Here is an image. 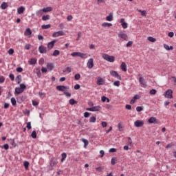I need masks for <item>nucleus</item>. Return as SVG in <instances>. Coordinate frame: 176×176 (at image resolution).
Segmentation results:
<instances>
[{
	"instance_id": "f257e3e1",
	"label": "nucleus",
	"mask_w": 176,
	"mask_h": 176,
	"mask_svg": "<svg viewBox=\"0 0 176 176\" xmlns=\"http://www.w3.org/2000/svg\"><path fill=\"white\" fill-rule=\"evenodd\" d=\"M102 57L108 63H114L115 62V56H109L108 54H102Z\"/></svg>"
},
{
	"instance_id": "f03ea898",
	"label": "nucleus",
	"mask_w": 176,
	"mask_h": 176,
	"mask_svg": "<svg viewBox=\"0 0 176 176\" xmlns=\"http://www.w3.org/2000/svg\"><path fill=\"white\" fill-rule=\"evenodd\" d=\"M72 57H80V58H87V54L82 52H72Z\"/></svg>"
},
{
	"instance_id": "7ed1b4c3",
	"label": "nucleus",
	"mask_w": 176,
	"mask_h": 176,
	"mask_svg": "<svg viewBox=\"0 0 176 176\" xmlns=\"http://www.w3.org/2000/svg\"><path fill=\"white\" fill-rule=\"evenodd\" d=\"M26 88L27 87L25 86V85L20 84V87L15 88V94H21V93H23V91H24Z\"/></svg>"
},
{
	"instance_id": "20e7f679",
	"label": "nucleus",
	"mask_w": 176,
	"mask_h": 176,
	"mask_svg": "<svg viewBox=\"0 0 176 176\" xmlns=\"http://www.w3.org/2000/svg\"><path fill=\"white\" fill-rule=\"evenodd\" d=\"M58 164V161H57V158H52L50 164V170H53V167H56Z\"/></svg>"
},
{
	"instance_id": "39448f33",
	"label": "nucleus",
	"mask_w": 176,
	"mask_h": 176,
	"mask_svg": "<svg viewBox=\"0 0 176 176\" xmlns=\"http://www.w3.org/2000/svg\"><path fill=\"white\" fill-rule=\"evenodd\" d=\"M86 110L89 111L90 112H98L101 111V106L98 105L91 108H87Z\"/></svg>"
},
{
	"instance_id": "423d86ee",
	"label": "nucleus",
	"mask_w": 176,
	"mask_h": 176,
	"mask_svg": "<svg viewBox=\"0 0 176 176\" xmlns=\"http://www.w3.org/2000/svg\"><path fill=\"white\" fill-rule=\"evenodd\" d=\"M118 37L121 39H123L124 41H127V39H129V36H127V34H126L124 31L120 32L118 33Z\"/></svg>"
},
{
	"instance_id": "0eeeda50",
	"label": "nucleus",
	"mask_w": 176,
	"mask_h": 176,
	"mask_svg": "<svg viewBox=\"0 0 176 176\" xmlns=\"http://www.w3.org/2000/svg\"><path fill=\"white\" fill-rule=\"evenodd\" d=\"M110 75H111V76H113L114 78H116L117 79H118V80H122V77L119 75V74H118V72L116 71H110Z\"/></svg>"
},
{
	"instance_id": "6e6552de",
	"label": "nucleus",
	"mask_w": 176,
	"mask_h": 176,
	"mask_svg": "<svg viewBox=\"0 0 176 176\" xmlns=\"http://www.w3.org/2000/svg\"><path fill=\"white\" fill-rule=\"evenodd\" d=\"M164 96L166 98H173V89H168Z\"/></svg>"
},
{
	"instance_id": "1a4fd4ad",
	"label": "nucleus",
	"mask_w": 176,
	"mask_h": 176,
	"mask_svg": "<svg viewBox=\"0 0 176 176\" xmlns=\"http://www.w3.org/2000/svg\"><path fill=\"white\" fill-rule=\"evenodd\" d=\"M144 124H145V122H144V120H137L134 122L135 127H142Z\"/></svg>"
},
{
	"instance_id": "9d476101",
	"label": "nucleus",
	"mask_w": 176,
	"mask_h": 176,
	"mask_svg": "<svg viewBox=\"0 0 176 176\" xmlns=\"http://www.w3.org/2000/svg\"><path fill=\"white\" fill-rule=\"evenodd\" d=\"M68 89H69V87L68 86H64V85L56 86V90H58V91L65 92V90H68Z\"/></svg>"
},
{
	"instance_id": "9b49d317",
	"label": "nucleus",
	"mask_w": 176,
	"mask_h": 176,
	"mask_svg": "<svg viewBox=\"0 0 176 176\" xmlns=\"http://www.w3.org/2000/svg\"><path fill=\"white\" fill-rule=\"evenodd\" d=\"M87 66L89 69H91L93 67H94V59L93 58H91L88 60V62L87 63Z\"/></svg>"
},
{
	"instance_id": "f8f14e48",
	"label": "nucleus",
	"mask_w": 176,
	"mask_h": 176,
	"mask_svg": "<svg viewBox=\"0 0 176 176\" xmlns=\"http://www.w3.org/2000/svg\"><path fill=\"white\" fill-rule=\"evenodd\" d=\"M64 35H65L64 32L60 30V31H58V32H54V34H52V36L54 38H58V36H63Z\"/></svg>"
},
{
	"instance_id": "ddd939ff",
	"label": "nucleus",
	"mask_w": 176,
	"mask_h": 176,
	"mask_svg": "<svg viewBox=\"0 0 176 176\" xmlns=\"http://www.w3.org/2000/svg\"><path fill=\"white\" fill-rule=\"evenodd\" d=\"M54 68V65L53 63H47V68L45 69V72H46L47 71H52Z\"/></svg>"
},
{
	"instance_id": "4468645a",
	"label": "nucleus",
	"mask_w": 176,
	"mask_h": 176,
	"mask_svg": "<svg viewBox=\"0 0 176 176\" xmlns=\"http://www.w3.org/2000/svg\"><path fill=\"white\" fill-rule=\"evenodd\" d=\"M139 82L142 87H146V82L145 81V79H144V78L140 77Z\"/></svg>"
},
{
	"instance_id": "2eb2a0df",
	"label": "nucleus",
	"mask_w": 176,
	"mask_h": 176,
	"mask_svg": "<svg viewBox=\"0 0 176 176\" xmlns=\"http://www.w3.org/2000/svg\"><path fill=\"white\" fill-rule=\"evenodd\" d=\"M32 34V31H31V29L27 28L25 31L24 35L25 36H28V38H31V35Z\"/></svg>"
},
{
	"instance_id": "dca6fc26",
	"label": "nucleus",
	"mask_w": 176,
	"mask_h": 176,
	"mask_svg": "<svg viewBox=\"0 0 176 176\" xmlns=\"http://www.w3.org/2000/svg\"><path fill=\"white\" fill-rule=\"evenodd\" d=\"M120 69L123 72H126L127 71V65H126V63L122 62L120 65Z\"/></svg>"
},
{
	"instance_id": "f3484780",
	"label": "nucleus",
	"mask_w": 176,
	"mask_h": 176,
	"mask_svg": "<svg viewBox=\"0 0 176 176\" xmlns=\"http://www.w3.org/2000/svg\"><path fill=\"white\" fill-rule=\"evenodd\" d=\"M107 21H113V13L111 12L107 16H106Z\"/></svg>"
},
{
	"instance_id": "a211bd4d",
	"label": "nucleus",
	"mask_w": 176,
	"mask_h": 176,
	"mask_svg": "<svg viewBox=\"0 0 176 176\" xmlns=\"http://www.w3.org/2000/svg\"><path fill=\"white\" fill-rule=\"evenodd\" d=\"M137 100H140V96L139 95H135L134 97L131 99L130 101V104H134Z\"/></svg>"
},
{
	"instance_id": "6ab92c4d",
	"label": "nucleus",
	"mask_w": 176,
	"mask_h": 176,
	"mask_svg": "<svg viewBox=\"0 0 176 176\" xmlns=\"http://www.w3.org/2000/svg\"><path fill=\"white\" fill-rule=\"evenodd\" d=\"M97 85H98V86L104 85V78L98 77Z\"/></svg>"
},
{
	"instance_id": "aec40b11",
	"label": "nucleus",
	"mask_w": 176,
	"mask_h": 176,
	"mask_svg": "<svg viewBox=\"0 0 176 176\" xmlns=\"http://www.w3.org/2000/svg\"><path fill=\"white\" fill-rule=\"evenodd\" d=\"M54 43H56V41H52L51 42H50L48 44H47V47L48 49H53V47H54Z\"/></svg>"
},
{
	"instance_id": "412c9836",
	"label": "nucleus",
	"mask_w": 176,
	"mask_h": 176,
	"mask_svg": "<svg viewBox=\"0 0 176 176\" xmlns=\"http://www.w3.org/2000/svg\"><path fill=\"white\" fill-rule=\"evenodd\" d=\"M102 27H103V28H107V27L109 28V27H112V23L104 22L103 23H102Z\"/></svg>"
},
{
	"instance_id": "4be33fe9",
	"label": "nucleus",
	"mask_w": 176,
	"mask_h": 176,
	"mask_svg": "<svg viewBox=\"0 0 176 176\" xmlns=\"http://www.w3.org/2000/svg\"><path fill=\"white\" fill-rule=\"evenodd\" d=\"M164 47L166 50H173L174 49V47L173 46H168L167 44L164 45Z\"/></svg>"
},
{
	"instance_id": "5701e85b",
	"label": "nucleus",
	"mask_w": 176,
	"mask_h": 176,
	"mask_svg": "<svg viewBox=\"0 0 176 176\" xmlns=\"http://www.w3.org/2000/svg\"><path fill=\"white\" fill-rule=\"evenodd\" d=\"M17 12L19 14H22V13H24V7L21 6L17 9Z\"/></svg>"
},
{
	"instance_id": "b1692460",
	"label": "nucleus",
	"mask_w": 176,
	"mask_h": 176,
	"mask_svg": "<svg viewBox=\"0 0 176 176\" xmlns=\"http://www.w3.org/2000/svg\"><path fill=\"white\" fill-rule=\"evenodd\" d=\"M97 120V118L96 116H91L89 118V123H96Z\"/></svg>"
},
{
	"instance_id": "393cba45",
	"label": "nucleus",
	"mask_w": 176,
	"mask_h": 176,
	"mask_svg": "<svg viewBox=\"0 0 176 176\" xmlns=\"http://www.w3.org/2000/svg\"><path fill=\"white\" fill-rule=\"evenodd\" d=\"M8 6H9L8 5V3H6V2H3V3H1V9H3V10H5V9H6V8H8Z\"/></svg>"
},
{
	"instance_id": "a878e982",
	"label": "nucleus",
	"mask_w": 176,
	"mask_h": 176,
	"mask_svg": "<svg viewBox=\"0 0 176 176\" xmlns=\"http://www.w3.org/2000/svg\"><path fill=\"white\" fill-rule=\"evenodd\" d=\"M16 83L20 84L21 83V75H18L15 79Z\"/></svg>"
},
{
	"instance_id": "bb28decb",
	"label": "nucleus",
	"mask_w": 176,
	"mask_h": 176,
	"mask_svg": "<svg viewBox=\"0 0 176 176\" xmlns=\"http://www.w3.org/2000/svg\"><path fill=\"white\" fill-rule=\"evenodd\" d=\"M148 123H155L156 122V118L151 117L148 120Z\"/></svg>"
},
{
	"instance_id": "cd10ccee",
	"label": "nucleus",
	"mask_w": 176,
	"mask_h": 176,
	"mask_svg": "<svg viewBox=\"0 0 176 176\" xmlns=\"http://www.w3.org/2000/svg\"><path fill=\"white\" fill-rule=\"evenodd\" d=\"M29 64H30V65H35V64H36V59L35 58L30 59V60L29 61Z\"/></svg>"
},
{
	"instance_id": "c85d7f7f",
	"label": "nucleus",
	"mask_w": 176,
	"mask_h": 176,
	"mask_svg": "<svg viewBox=\"0 0 176 176\" xmlns=\"http://www.w3.org/2000/svg\"><path fill=\"white\" fill-rule=\"evenodd\" d=\"M62 156V159L60 160L61 163H63L64 162V160H65V159H67V153H63L61 154Z\"/></svg>"
},
{
	"instance_id": "c756f323",
	"label": "nucleus",
	"mask_w": 176,
	"mask_h": 176,
	"mask_svg": "<svg viewBox=\"0 0 176 176\" xmlns=\"http://www.w3.org/2000/svg\"><path fill=\"white\" fill-rule=\"evenodd\" d=\"M59 55H60V51L58 50H55L52 54V56H54V57H57V56H59Z\"/></svg>"
},
{
	"instance_id": "7c9ffc66",
	"label": "nucleus",
	"mask_w": 176,
	"mask_h": 176,
	"mask_svg": "<svg viewBox=\"0 0 176 176\" xmlns=\"http://www.w3.org/2000/svg\"><path fill=\"white\" fill-rule=\"evenodd\" d=\"M38 52L39 53L43 54L45 53V47L43 45H41L38 47Z\"/></svg>"
},
{
	"instance_id": "2f4dec72",
	"label": "nucleus",
	"mask_w": 176,
	"mask_h": 176,
	"mask_svg": "<svg viewBox=\"0 0 176 176\" xmlns=\"http://www.w3.org/2000/svg\"><path fill=\"white\" fill-rule=\"evenodd\" d=\"M138 12H139V13H141L142 16H146V11L145 10H142L140 9H137Z\"/></svg>"
},
{
	"instance_id": "473e14b6",
	"label": "nucleus",
	"mask_w": 176,
	"mask_h": 176,
	"mask_svg": "<svg viewBox=\"0 0 176 176\" xmlns=\"http://www.w3.org/2000/svg\"><path fill=\"white\" fill-rule=\"evenodd\" d=\"M23 166H24L25 170H28V167L30 166V162H28V161H25L23 162Z\"/></svg>"
},
{
	"instance_id": "72a5a7b5",
	"label": "nucleus",
	"mask_w": 176,
	"mask_h": 176,
	"mask_svg": "<svg viewBox=\"0 0 176 176\" xmlns=\"http://www.w3.org/2000/svg\"><path fill=\"white\" fill-rule=\"evenodd\" d=\"M148 41H149V42H152V43H155L156 42V38L152 37V36H148L147 38Z\"/></svg>"
},
{
	"instance_id": "f704fd0d",
	"label": "nucleus",
	"mask_w": 176,
	"mask_h": 176,
	"mask_svg": "<svg viewBox=\"0 0 176 176\" xmlns=\"http://www.w3.org/2000/svg\"><path fill=\"white\" fill-rule=\"evenodd\" d=\"M82 141L85 144L84 148H86V146L89 145V140L86 139H82Z\"/></svg>"
},
{
	"instance_id": "c9c22d12",
	"label": "nucleus",
	"mask_w": 176,
	"mask_h": 176,
	"mask_svg": "<svg viewBox=\"0 0 176 176\" xmlns=\"http://www.w3.org/2000/svg\"><path fill=\"white\" fill-rule=\"evenodd\" d=\"M10 145H12V148H16V142H14V139L10 140Z\"/></svg>"
},
{
	"instance_id": "e433bc0d",
	"label": "nucleus",
	"mask_w": 176,
	"mask_h": 176,
	"mask_svg": "<svg viewBox=\"0 0 176 176\" xmlns=\"http://www.w3.org/2000/svg\"><path fill=\"white\" fill-rule=\"evenodd\" d=\"M31 137L32 138H34V139L36 138V131H33L31 133Z\"/></svg>"
},
{
	"instance_id": "4c0bfd02",
	"label": "nucleus",
	"mask_w": 176,
	"mask_h": 176,
	"mask_svg": "<svg viewBox=\"0 0 176 176\" xmlns=\"http://www.w3.org/2000/svg\"><path fill=\"white\" fill-rule=\"evenodd\" d=\"M121 25H122V28H124V30H126V28H127V27H129V24L126 22L122 23Z\"/></svg>"
},
{
	"instance_id": "58836bf2",
	"label": "nucleus",
	"mask_w": 176,
	"mask_h": 176,
	"mask_svg": "<svg viewBox=\"0 0 176 176\" xmlns=\"http://www.w3.org/2000/svg\"><path fill=\"white\" fill-rule=\"evenodd\" d=\"M70 105H74V104H76V101L74 99H70L69 101Z\"/></svg>"
},
{
	"instance_id": "ea45409f",
	"label": "nucleus",
	"mask_w": 176,
	"mask_h": 176,
	"mask_svg": "<svg viewBox=\"0 0 176 176\" xmlns=\"http://www.w3.org/2000/svg\"><path fill=\"white\" fill-rule=\"evenodd\" d=\"M52 10H53V8L52 7H47L45 8V12H52Z\"/></svg>"
},
{
	"instance_id": "a19ab883",
	"label": "nucleus",
	"mask_w": 176,
	"mask_h": 176,
	"mask_svg": "<svg viewBox=\"0 0 176 176\" xmlns=\"http://www.w3.org/2000/svg\"><path fill=\"white\" fill-rule=\"evenodd\" d=\"M74 78L76 80H79V79H80V74H75Z\"/></svg>"
},
{
	"instance_id": "79ce46f5",
	"label": "nucleus",
	"mask_w": 176,
	"mask_h": 176,
	"mask_svg": "<svg viewBox=\"0 0 176 176\" xmlns=\"http://www.w3.org/2000/svg\"><path fill=\"white\" fill-rule=\"evenodd\" d=\"M137 112H141V111H144V107H136Z\"/></svg>"
},
{
	"instance_id": "37998d69",
	"label": "nucleus",
	"mask_w": 176,
	"mask_h": 176,
	"mask_svg": "<svg viewBox=\"0 0 176 176\" xmlns=\"http://www.w3.org/2000/svg\"><path fill=\"white\" fill-rule=\"evenodd\" d=\"M117 151H118V149H116V148H111L109 149V152L110 153H115V152H117Z\"/></svg>"
},
{
	"instance_id": "c03bdc74",
	"label": "nucleus",
	"mask_w": 176,
	"mask_h": 176,
	"mask_svg": "<svg viewBox=\"0 0 176 176\" xmlns=\"http://www.w3.org/2000/svg\"><path fill=\"white\" fill-rule=\"evenodd\" d=\"M26 127L28 130H31L32 129V126H31V122L27 123Z\"/></svg>"
},
{
	"instance_id": "a18cd8bd",
	"label": "nucleus",
	"mask_w": 176,
	"mask_h": 176,
	"mask_svg": "<svg viewBox=\"0 0 176 176\" xmlns=\"http://www.w3.org/2000/svg\"><path fill=\"white\" fill-rule=\"evenodd\" d=\"M113 86H117V87H119L120 86V81H115L113 82Z\"/></svg>"
},
{
	"instance_id": "49530a36",
	"label": "nucleus",
	"mask_w": 176,
	"mask_h": 176,
	"mask_svg": "<svg viewBox=\"0 0 176 176\" xmlns=\"http://www.w3.org/2000/svg\"><path fill=\"white\" fill-rule=\"evenodd\" d=\"M43 63H45V59L43 58H41L39 60H38V64H40V65H43Z\"/></svg>"
},
{
	"instance_id": "de8ad7c7",
	"label": "nucleus",
	"mask_w": 176,
	"mask_h": 176,
	"mask_svg": "<svg viewBox=\"0 0 176 176\" xmlns=\"http://www.w3.org/2000/svg\"><path fill=\"white\" fill-rule=\"evenodd\" d=\"M81 36H82V32H78V37L76 38V41H79L80 39Z\"/></svg>"
},
{
	"instance_id": "09e8293b",
	"label": "nucleus",
	"mask_w": 176,
	"mask_h": 176,
	"mask_svg": "<svg viewBox=\"0 0 176 176\" xmlns=\"http://www.w3.org/2000/svg\"><path fill=\"white\" fill-rule=\"evenodd\" d=\"M150 94H151L152 96H155V94H156V89H151L150 91Z\"/></svg>"
},
{
	"instance_id": "8fccbe9b",
	"label": "nucleus",
	"mask_w": 176,
	"mask_h": 176,
	"mask_svg": "<svg viewBox=\"0 0 176 176\" xmlns=\"http://www.w3.org/2000/svg\"><path fill=\"white\" fill-rule=\"evenodd\" d=\"M11 102H12V105H16V98H12Z\"/></svg>"
},
{
	"instance_id": "3c124183",
	"label": "nucleus",
	"mask_w": 176,
	"mask_h": 176,
	"mask_svg": "<svg viewBox=\"0 0 176 176\" xmlns=\"http://www.w3.org/2000/svg\"><path fill=\"white\" fill-rule=\"evenodd\" d=\"M9 78H10V79H11V80H14V74H10Z\"/></svg>"
},
{
	"instance_id": "603ef678",
	"label": "nucleus",
	"mask_w": 176,
	"mask_h": 176,
	"mask_svg": "<svg viewBox=\"0 0 176 176\" xmlns=\"http://www.w3.org/2000/svg\"><path fill=\"white\" fill-rule=\"evenodd\" d=\"M130 46H133V41H130L126 44V47H130Z\"/></svg>"
},
{
	"instance_id": "864d4df0",
	"label": "nucleus",
	"mask_w": 176,
	"mask_h": 176,
	"mask_svg": "<svg viewBox=\"0 0 176 176\" xmlns=\"http://www.w3.org/2000/svg\"><path fill=\"white\" fill-rule=\"evenodd\" d=\"M74 89L75 90H79L80 89V85H78V84H76L75 86H74Z\"/></svg>"
},
{
	"instance_id": "5fc2aeb1",
	"label": "nucleus",
	"mask_w": 176,
	"mask_h": 176,
	"mask_svg": "<svg viewBox=\"0 0 176 176\" xmlns=\"http://www.w3.org/2000/svg\"><path fill=\"white\" fill-rule=\"evenodd\" d=\"M13 53H14V50L13 49H10L8 50V54L12 55Z\"/></svg>"
},
{
	"instance_id": "6e6d98bb",
	"label": "nucleus",
	"mask_w": 176,
	"mask_h": 176,
	"mask_svg": "<svg viewBox=\"0 0 176 176\" xmlns=\"http://www.w3.org/2000/svg\"><path fill=\"white\" fill-rule=\"evenodd\" d=\"M5 82V77L0 76V83H3Z\"/></svg>"
},
{
	"instance_id": "4d7b16f0",
	"label": "nucleus",
	"mask_w": 176,
	"mask_h": 176,
	"mask_svg": "<svg viewBox=\"0 0 176 176\" xmlns=\"http://www.w3.org/2000/svg\"><path fill=\"white\" fill-rule=\"evenodd\" d=\"M72 19H74V18L72 17V15H69V16H67V21H71L72 20Z\"/></svg>"
},
{
	"instance_id": "13d9d810",
	"label": "nucleus",
	"mask_w": 176,
	"mask_h": 176,
	"mask_svg": "<svg viewBox=\"0 0 176 176\" xmlns=\"http://www.w3.org/2000/svg\"><path fill=\"white\" fill-rule=\"evenodd\" d=\"M125 108H126V109H128L129 111H131V105H130V104H126V105L125 106Z\"/></svg>"
},
{
	"instance_id": "bf43d9fd",
	"label": "nucleus",
	"mask_w": 176,
	"mask_h": 176,
	"mask_svg": "<svg viewBox=\"0 0 176 176\" xmlns=\"http://www.w3.org/2000/svg\"><path fill=\"white\" fill-rule=\"evenodd\" d=\"M32 105H34V107H38V102L32 100Z\"/></svg>"
},
{
	"instance_id": "052dcab7",
	"label": "nucleus",
	"mask_w": 176,
	"mask_h": 176,
	"mask_svg": "<svg viewBox=\"0 0 176 176\" xmlns=\"http://www.w3.org/2000/svg\"><path fill=\"white\" fill-rule=\"evenodd\" d=\"M101 124H102V127H107V122H105V121L102 122Z\"/></svg>"
},
{
	"instance_id": "680f3d73",
	"label": "nucleus",
	"mask_w": 176,
	"mask_h": 176,
	"mask_svg": "<svg viewBox=\"0 0 176 176\" xmlns=\"http://www.w3.org/2000/svg\"><path fill=\"white\" fill-rule=\"evenodd\" d=\"M65 72H68L69 74V72H71V67H67L65 70Z\"/></svg>"
},
{
	"instance_id": "e2e57ef3",
	"label": "nucleus",
	"mask_w": 176,
	"mask_h": 176,
	"mask_svg": "<svg viewBox=\"0 0 176 176\" xmlns=\"http://www.w3.org/2000/svg\"><path fill=\"white\" fill-rule=\"evenodd\" d=\"M84 116L85 118H89V116H90V113H89V112L84 113Z\"/></svg>"
},
{
	"instance_id": "0e129e2a",
	"label": "nucleus",
	"mask_w": 176,
	"mask_h": 176,
	"mask_svg": "<svg viewBox=\"0 0 176 176\" xmlns=\"http://www.w3.org/2000/svg\"><path fill=\"white\" fill-rule=\"evenodd\" d=\"M42 12H45V8H43L42 10H40L37 12L38 16H41Z\"/></svg>"
},
{
	"instance_id": "69168bd1",
	"label": "nucleus",
	"mask_w": 176,
	"mask_h": 176,
	"mask_svg": "<svg viewBox=\"0 0 176 176\" xmlns=\"http://www.w3.org/2000/svg\"><path fill=\"white\" fill-rule=\"evenodd\" d=\"M168 35L170 38H173L174 36V32H170Z\"/></svg>"
},
{
	"instance_id": "338daca9",
	"label": "nucleus",
	"mask_w": 176,
	"mask_h": 176,
	"mask_svg": "<svg viewBox=\"0 0 176 176\" xmlns=\"http://www.w3.org/2000/svg\"><path fill=\"white\" fill-rule=\"evenodd\" d=\"M16 72H23V69L21 67H17Z\"/></svg>"
},
{
	"instance_id": "774afa93",
	"label": "nucleus",
	"mask_w": 176,
	"mask_h": 176,
	"mask_svg": "<svg viewBox=\"0 0 176 176\" xmlns=\"http://www.w3.org/2000/svg\"><path fill=\"white\" fill-rule=\"evenodd\" d=\"M64 94L66 96V97H71V94H69V93H68L67 91H65Z\"/></svg>"
}]
</instances>
